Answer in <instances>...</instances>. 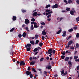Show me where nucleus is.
I'll use <instances>...</instances> for the list:
<instances>
[{
    "label": "nucleus",
    "mask_w": 79,
    "mask_h": 79,
    "mask_svg": "<svg viewBox=\"0 0 79 79\" xmlns=\"http://www.w3.org/2000/svg\"><path fill=\"white\" fill-rule=\"evenodd\" d=\"M39 23H35L34 24V27L35 28H37V27H39Z\"/></svg>",
    "instance_id": "1"
},
{
    "label": "nucleus",
    "mask_w": 79,
    "mask_h": 79,
    "mask_svg": "<svg viewBox=\"0 0 79 79\" xmlns=\"http://www.w3.org/2000/svg\"><path fill=\"white\" fill-rule=\"evenodd\" d=\"M48 54L49 55L50 54H52V49H50L48 50Z\"/></svg>",
    "instance_id": "2"
},
{
    "label": "nucleus",
    "mask_w": 79,
    "mask_h": 79,
    "mask_svg": "<svg viewBox=\"0 0 79 79\" xmlns=\"http://www.w3.org/2000/svg\"><path fill=\"white\" fill-rule=\"evenodd\" d=\"M26 74L27 75L29 76L31 74V73L29 71H27L26 72Z\"/></svg>",
    "instance_id": "3"
},
{
    "label": "nucleus",
    "mask_w": 79,
    "mask_h": 79,
    "mask_svg": "<svg viewBox=\"0 0 79 79\" xmlns=\"http://www.w3.org/2000/svg\"><path fill=\"white\" fill-rule=\"evenodd\" d=\"M52 8H58V4H56L52 6Z\"/></svg>",
    "instance_id": "4"
},
{
    "label": "nucleus",
    "mask_w": 79,
    "mask_h": 79,
    "mask_svg": "<svg viewBox=\"0 0 79 79\" xmlns=\"http://www.w3.org/2000/svg\"><path fill=\"white\" fill-rule=\"evenodd\" d=\"M25 23L26 24H28V23H29V21L28 19H26L25 20Z\"/></svg>",
    "instance_id": "5"
},
{
    "label": "nucleus",
    "mask_w": 79,
    "mask_h": 79,
    "mask_svg": "<svg viewBox=\"0 0 79 79\" xmlns=\"http://www.w3.org/2000/svg\"><path fill=\"white\" fill-rule=\"evenodd\" d=\"M74 13H76V11L75 10H72L70 12V14H71L72 15H74Z\"/></svg>",
    "instance_id": "6"
},
{
    "label": "nucleus",
    "mask_w": 79,
    "mask_h": 79,
    "mask_svg": "<svg viewBox=\"0 0 79 79\" xmlns=\"http://www.w3.org/2000/svg\"><path fill=\"white\" fill-rule=\"evenodd\" d=\"M20 65H25V63L24 61H22L20 63Z\"/></svg>",
    "instance_id": "7"
},
{
    "label": "nucleus",
    "mask_w": 79,
    "mask_h": 79,
    "mask_svg": "<svg viewBox=\"0 0 79 79\" xmlns=\"http://www.w3.org/2000/svg\"><path fill=\"white\" fill-rule=\"evenodd\" d=\"M62 36L63 37H66V31H64Z\"/></svg>",
    "instance_id": "8"
},
{
    "label": "nucleus",
    "mask_w": 79,
    "mask_h": 79,
    "mask_svg": "<svg viewBox=\"0 0 79 79\" xmlns=\"http://www.w3.org/2000/svg\"><path fill=\"white\" fill-rule=\"evenodd\" d=\"M46 69H50L52 68V66L51 65H49L48 66H46Z\"/></svg>",
    "instance_id": "9"
},
{
    "label": "nucleus",
    "mask_w": 79,
    "mask_h": 79,
    "mask_svg": "<svg viewBox=\"0 0 79 79\" xmlns=\"http://www.w3.org/2000/svg\"><path fill=\"white\" fill-rule=\"evenodd\" d=\"M42 34L43 35H46V32H45V30H43L42 31Z\"/></svg>",
    "instance_id": "10"
},
{
    "label": "nucleus",
    "mask_w": 79,
    "mask_h": 79,
    "mask_svg": "<svg viewBox=\"0 0 79 79\" xmlns=\"http://www.w3.org/2000/svg\"><path fill=\"white\" fill-rule=\"evenodd\" d=\"M37 15V12H35L33 13V16H36Z\"/></svg>",
    "instance_id": "11"
},
{
    "label": "nucleus",
    "mask_w": 79,
    "mask_h": 79,
    "mask_svg": "<svg viewBox=\"0 0 79 79\" xmlns=\"http://www.w3.org/2000/svg\"><path fill=\"white\" fill-rule=\"evenodd\" d=\"M27 35V34H26V33L24 32L23 33V37H25L26 36V35Z\"/></svg>",
    "instance_id": "12"
},
{
    "label": "nucleus",
    "mask_w": 79,
    "mask_h": 79,
    "mask_svg": "<svg viewBox=\"0 0 79 79\" xmlns=\"http://www.w3.org/2000/svg\"><path fill=\"white\" fill-rule=\"evenodd\" d=\"M12 19L13 21H16V17L13 16Z\"/></svg>",
    "instance_id": "13"
},
{
    "label": "nucleus",
    "mask_w": 79,
    "mask_h": 79,
    "mask_svg": "<svg viewBox=\"0 0 79 79\" xmlns=\"http://www.w3.org/2000/svg\"><path fill=\"white\" fill-rule=\"evenodd\" d=\"M73 42V40H71L69 42L68 44L69 45H71Z\"/></svg>",
    "instance_id": "14"
},
{
    "label": "nucleus",
    "mask_w": 79,
    "mask_h": 79,
    "mask_svg": "<svg viewBox=\"0 0 79 79\" xmlns=\"http://www.w3.org/2000/svg\"><path fill=\"white\" fill-rule=\"evenodd\" d=\"M35 61H33L31 62L30 63V64H31V65H33V64H35Z\"/></svg>",
    "instance_id": "15"
},
{
    "label": "nucleus",
    "mask_w": 79,
    "mask_h": 79,
    "mask_svg": "<svg viewBox=\"0 0 79 79\" xmlns=\"http://www.w3.org/2000/svg\"><path fill=\"white\" fill-rule=\"evenodd\" d=\"M30 42L31 44H32V45H34V42L33 41V40L30 41Z\"/></svg>",
    "instance_id": "16"
},
{
    "label": "nucleus",
    "mask_w": 79,
    "mask_h": 79,
    "mask_svg": "<svg viewBox=\"0 0 79 79\" xmlns=\"http://www.w3.org/2000/svg\"><path fill=\"white\" fill-rule=\"evenodd\" d=\"M62 31V30L61 29H60V31H58L57 32L56 34H60L61 33V32Z\"/></svg>",
    "instance_id": "17"
},
{
    "label": "nucleus",
    "mask_w": 79,
    "mask_h": 79,
    "mask_svg": "<svg viewBox=\"0 0 79 79\" xmlns=\"http://www.w3.org/2000/svg\"><path fill=\"white\" fill-rule=\"evenodd\" d=\"M51 13H52V11L51 12H48L47 13H46V15H48L49 14H50Z\"/></svg>",
    "instance_id": "18"
},
{
    "label": "nucleus",
    "mask_w": 79,
    "mask_h": 79,
    "mask_svg": "<svg viewBox=\"0 0 79 79\" xmlns=\"http://www.w3.org/2000/svg\"><path fill=\"white\" fill-rule=\"evenodd\" d=\"M27 46L28 47H31V44H27Z\"/></svg>",
    "instance_id": "19"
},
{
    "label": "nucleus",
    "mask_w": 79,
    "mask_h": 79,
    "mask_svg": "<svg viewBox=\"0 0 79 79\" xmlns=\"http://www.w3.org/2000/svg\"><path fill=\"white\" fill-rule=\"evenodd\" d=\"M35 39H38V38L39 37V35H35Z\"/></svg>",
    "instance_id": "20"
},
{
    "label": "nucleus",
    "mask_w": 79,
    "mask_h": 79,
    "mask_svg": "<svg viewBox=\"0 0 79 79\" xmlns=\"http://www.w3.org/2000/svg\"><path fill=\"white\" fill-rule=\"evenodd\" d=\"M69 59V57H66L65 59V60L66 61H68Z\"/></svg>",
    "instance_id": "21"
},
{
    "label": "nucleus",
    "mask_w": 79,
    "mask_h": 79,
    "mask_svg": "<svg viewBox=\"0 0 79 79\" xmlns=\"http://www.w3.org/2000/svg\"><path fill=\"white\" fill-rule=\"evenodd\" d=\"M68 31L69 32H72V31H73V29L71 28V29L69 30Z\"/></svg>",
    "instance_id": "22"
},
{
    "label": "nucleus",
    "mask_w": 79,
    "mask_h": 79,
    "mask_svg": "<svg viewBox=\"0 0 79 79\" xmlns=\"http://www.w3.org/2000/svg\"><path fill=\"white\" fill-rule=\"evenodd\" d=\"M39 45L40 47H42V45H43V43H39Z\"/></svg>",
    "instance_id": "23"
},
{
    "label": "nucleus",
    "mask_w": 79,
    "mask_h": 79,
    "mask_svg": "<svg viewBox=\"0 0 79 79\" xmlns=\"http://www.w3.org/2000/svg\"><path fill=\"white\" fill-rule=\"evenodd\" d=\"M76 48H79V44L77 43V44H76Z\"/></svg>",
    "instance_id": "24"
},
{
    "label": "nucleus",
    "mask_w": 79,
    "mask_h": 79,
    "mask_svg": "<svg viewBox=\"0 0 79 79\" xmlns=\"http://www.w3.org/2000/svg\"><path fill=\"white\" fill-rule=\"evenodd\" d=\"M77 58H78V56H74V60H76V59H77Z\"/></svg>",
    "instance_id": "25"
},
{
    "label": "nucleus",
    "mask_w": 79,
    "mask_h": 79,
    "mask_svg": "<svg viewBox=\"0 0 79 79\" xmlns=\"http://www.w3.org/2000/svg\"><path fill=\"white\" fill-rule=\"evenodd\" d=\"M27 50L28 51H30L31 50V48H28L27 49Z\"/></svg>",
    "instance_id": "26"
},
{
    "label": "nucleus",
    "mask_w": 79,
    "mask_h": 79,
    "mask_svg": "<svg viewBox=\"0 0 79 79\" xmlns=\"http://www.w3.org/2000/svg\"><path fill=\"white\" fill-rule=\"evenodd\" d=\"M68 63H69V64L70 66H71V62L69 61Z\"/></svg>",
    "instance_id": "27"
},
{
    "label": "nucleus",
    "mask_w": 79,
    "mask_h": 79,
    "mask_svg": "<svg viewBox=\"0 0 79 79\" xmlns=\"http://www.w3.org/2000/svg\"><path fill=\"white\" fill-rule=\"evenodd\" d=\"M31 30H33V29H34V26L33 25H32L31 26Z\"/></svg>",
    "instance_id": "28"
},
{
    "label": "nucleus",
    "mask_w": 79,
    "mask_h": 79,
    "mask_svg": "<svg viewBox=\"0 0 79 79\" xmlns=\"http://www.w3.org/2000/svg\"><path fill=\"white\" fill-rule=\"evenodd\" d=\"M50 5H48L46 6V8H47L48 7H50Z\"/></svg>",
    "instance_id": "29"
},
{
    "label": "nucleus",
    "mask_w": 79,
    "mask_h": 79,
    "mask_svg": "<svg viewBox=\"0 0 79 79\" xmlns=\"http://www.w3.org/2000/svg\"><path fill=\"white\" fill-rule=\"evenodd\" d=\"M64 69H63L62 71L61 72V74H64Z\"/></svg>",
    "instance_id": "30"
},
{
    "label": "nucleus",
    "mask_w": 79,
    "mask_h": 79,
    "mask_svg": "<svg viewBox=\"0 0 79 79\" xmlns=\"http://www.w3.org/2000/svg\"><path fill=\"white\" fill-rule=\"evenodd\" d=\"M65 57V56H61V58H62V60H63V59H64Z\"/></svg>",
    "instance_id": "31"
},
{
    "label": "nucleus",
    "mask_w": 79,
    "mask_h": 79,
    "mask_svg": "<svg viewBox=\"0 0 79 79\" xmlns=\"http://www.w3.org/2000/svg\"><path fill=\"white\" fill-rule=\"evenodd\" d=\"M37 50H38V49H37V48H35L33 50V51L34 52H37Z\"/></svg>",
    "instance_id": "32"
},
{
    "label": "nucleus",
    "mask_w": 79,
    "mask_h": 79,
    "mask_svg": "<svg viewBox=\"0 0 79 79\" xmlns=\"http://www.w3.org/2000/svg\"><path fill=\"white\" fill-rule=\"evenodd\" d=\"M39 41L38 40H36L35 41V44H38V43H39Z\"/></svg>",
    "instance_id": "33"
},
{
    "label": "nucleus",
    "mask_w": 79,
    "mask_h": 79,
    "mask_svg": "<svg viewBox=\"0 0 79 79\" xmlns=\"http://www.w3.org/2000/svg\"><path fill=\"white\" fill-rule=\"evenodd\" d=\"M72 2H73V1L71 0H69L68 1V3H72Z\"/></svg>",
    "instance_id": "34"
},
{
    "label": "nucleus",
    "mask_w": 79,
    "mask_h": 79,
    "mask_svg": "<svg viewBox=\"0 0 79 79\" xmlns=\"http://www.w3.org/2000/svg\"><path fill=\"white\" fill-rule=\"evenodd\" d=\"M70 49H72V50L74 49V47L73 46H70Z\"/></svg>",
    "instance_id": "35"
},
{
    "label": "nucleus",
    "mask_w": 79,
    "mask_h": 79,
    "mask_svg": "<svg viewBox=\"0 0 79 79\" xmlns=\"http://www.w3.org/2000/svg\"><path fill=\"white\" fill-rule=\"evenodd\" d=\"M41 24L43 26H44V25H45V23L44 22H42L41 23Z\"/></svg>",
    "instance_id": "36"
},
{
    "label": "nucleus",
    "mask_w": 79,
    "mask_h": 79,
    "mask_svg": "<svg viewBox=\"0 0 79 79\" xmlns=\"http://www.w3.org/2000/svg\"><path fill=\"white\" fill-rule=\"evenodd\" d=\"M47 73L46 71H44V74H45L46 75H47Z\"/></svg>",
    "instance_id": "37"
},
{
    "label": "nucleus",
    "mask_w": 79,
    "mask_h": 79,
    "mask_svg": "<svg viewBox=\"0 0 79 79\" xmlns=\"http://www.w3.org/2000/svg\"><path fill=\"white\" fill-rule=\"evenodd\" d=\"M22 36V35H21V34H19V38H21Z\"/></svg>",
    "instance_id": "38"
},
{
    "label": "nucleus",
    "mask_w": 79,
    "mask_h": 79,
    "mask_svg": "<svg viewBox=\"0 0 79 79\" xmlns=\"http://www.w3.org/2000/svg\"><path fill=\"white\" fill-rule=\"evenodd\" d=\"M66 10L67 11H70V8H67Z\"/></svg>",
    "instance_id": "39"
},
{
    "label": "nucleus",
    "mask_w": 79,
    "mask_h": 79,
    "mask_svg": "<svg viewBox=\"0 0 79 79\" xmlns=\"http://www.w3.org/2000/svg\"><path fill=\"white\" fill-rule=\"evenodd\" d=\"M30 77L31 78H32L33 77V74H30Z\"/></svg>",
    "instance_id": "40"
},
{
    "label": "nucleus",
    "mask_w": 79,
    "mask_h": 79,
    "mask_svg": "<svg viewBox=\"0 0 79 79\" xmlns=\"http://www.w3.org/2000/svg\"><path fill=\"white\" fill-rule=\"evenodd\" d=\"M35 21V19L34 18L32 19L31 20V21Z\"/></svg>",
    "instance_id": "41"
},
{
    "label": "nucleus",
    "mask_w": 79,
    "mask_h": 79,
    "mask_svg": "<svg viewBox=\"0 0 79 79\" xmlns=\"http://www.w3.org/2000/svg\"><path fill=\"white\" fill-rule=\"evenodd\" d=\"M45 11L46 12H50V10H46Z\"/></svg>",
    "instance_id": "42"
},
{
    "label": "nucleus",
    "mask_w": 79,
    "mask_h": 79,
    "mask_svg": "<svg viewBox=\"0 0 79 79\" xmlns=\"http://www.w3.org/2000/svg\"><path fill=\"white\" fill-rule=\"evenodd\" d=\"M67 74V71H66L65 72V73L63 74V75H64V76H65V75H66Z\"/></svg>",
    "instance_id": "43"
},
{
    "label": "nucleus",
    "mask_w": 79,
    "mask_h": 79,
    "mask_svg": "<svg viewBox=\"0 0 79 79\" xmlns=\"http://www.w3.org/2000/svg\"><path fill=\"white\" fill-rule=\"evenodd\" d=\"M55 51H55V50H53L52 51L53 53L54 54H55Z\"/></svg>",
    "instance_id": "44"
},
{
    "label": "nucleus",
    "mask_w": 79,
    "mask_h": 79,
    "mask_svg": "<svg viewBox=\"0 0 79 79\" xmlns=\"http://www.w3.org/2000/svg\"><path fill=\"white\" fill-rule=\"evenodd\" d=\"M22 11L23 13H25V12H26V11L25 10H22Z\"/></svg>",
    "instance_id": "45"
},
{
    "label": "nucleus",
    "mask_w": 79,
    "mask_h": 79,
    "mask_svg": "<svg viewBox=\"0 0 79 79\" xmlns=\"http://www.w3.org/2000/svg\"><path fill=\"white\" fill-rule=\"evenodd\" d=\"M76 37L77 38L79 37V34L77 33L76 35Z\"/></svg>",
    "instance_id": "46"
},
{
    "label": "nucleus",
    "mask_w": 79,
    "mask_h": 79,
    "mask_svg": "<svg viewBox=\"0 0 79 79\" xmlns=\"http://www.w3.org/2000/svg\"><path fill=\"white\" fill-rule=\"evenodd\" d=\"M44 58H41L40 60V61H43V60H44Z\"/></svg>",
    "instance_id": "47"
},
{
    "label": "nucleus",
    "mask_w": 79,
    "mask_h": 79,
    "mask_svg": "<svg viewBox=\"0 0 79 79\" xmlns=\"http://www.w3.org/2000/svg\"><path fill=\"white\" fill-rule=\"evenodd\" d=\"M13 31H14V28H13L11 29L10 30V32H13Z\"/></svg>",
    "instance_id": "48"
},
{
    "label": "nucleus",
    "mask_w": 79,
    "mask_h": 79,
    "mask_svg": "<svg viewBox=\"0 0 79 79\" xmlns=\"http://www.w3.org/2000/svg\"><path fill=\"white\" fill-rule=\"evenodd\" d=\"M32 71H34V72H35V73L36 72V70L35 69H32L31 70Z\"/></svg>",
    "instance_id": "49"
},
{
    "label": "nucleus",
    "mask_w": 79,
    "mask_h": 79,
    "mask_svg": "<svg viewBox=\"0 0 79 79\" xmlns=\"http://www.w3.org/2000/svg\"><path fill=\"white\" fill-rule=\"evenodd\" d=\"M64 2H65V3H66V4H68V2H67V1L66 0H64Z\"/></svg>",
    "instance_id": "50"
},
{
    "label": "nucleus",
    "mask_w": 79,
    "mask_h": 79,
    "mask_svg": "<svg viewBox=\"0 0 79 79\" xmlns=\"http://www.w3.org/2000/svg\"><path fill=\"white\" fill-rule=\"evenodd\" d=\"M41 69H39V71H40V74H42V72L41 71Z\"/></svg>",
    "instance_id": "51"
},
{
    "label": "nucleus",
    "mask_w": 79,
    "mask_h": 79,
    "mask_svg": "<svg viewBox=\"0 0 79 79\" xmlns=\"http://www.w3.org/2000/svg\"><path fill=\"white\" fill-rule=\"evenodd\" d=\"M26 29L27 31H29V29L28 28V27H26Z\"/></svg>",
    "instance_id": "52"
},
{
    "label": "nucleus",
    "mask_w": 79,
    "mask_h": 79,
    "mask_svg": "<svg viewBox=\"0 0 79 79\" xmlns=\"http://www.w3.org/2000/svg\"><path fill=\"white\" fill-rule=\"evenodd\" d=\"M76 2L77 4H79V0H77Z\"/></svg>",
    "instance_id": "53"
},
{
    "label": "nucleus",
    "mask_w": 79,
    "mask_h": 79,
    "mask_svg": "<svg viewBox=\"0 0 79 79\" xmlns=\"http://www.w3.org/2000/svg\"><path fill=\"white\" fill-rule=\"evenodd\" d=\"M75 61H78V62H79V59H78L75 60Z\"/></svg>",
    "instance_id": "54"
},
{
    "label": "nucleus",
    "mask_w": 79,
    "mask_h": 79,
    "mask_svg": "<svg viewBox=\"0 0 79 79\" xmlns=\"http://www.w3.org/2000/svg\"><path fill=\"white\" fill-rule=\"evenodd\" d=\"M54 77H58V75L57 74H55L54 75Z\"/></svg>",
    "instance_id": "55"
},
{
    "label": "nucleus",
    "mask_w": 79,
    "mask_h": 79,
    "mask_svg": "<svg viewBox=\"0 0 79 79\" xmlns=\"http://www.w3.org/2000/svg\"><path fill=\"white\" fill-rule=\"evenodd\" d=\"M35 23L34 22H32L31 23V24H34H34H35Z\"/></svg>",
    "instance_id": "56"
},
{
    "label": "nucleus",
    "mask_w": 79,
    "mask_h": 79,
    "mask_svg": "<svg viewBox=\"0 0 79 79\" xmlns=\"http://www.w3.org/2000/svg\"><path fill=\"white\" fill-rule=\"evenodd\" d=\"M50 17H51V14L49 15L47 17L48 18H49Z\"/></svg>",
    "instance_id": "57"
},
{
    "label": "nucleus",
    "mask_w": 79,
    "mask_h": 79,
    "mask_svg": "<svg viewBox=\"0 0 79 79\" xmlns=\"http://www.w3.org/2000/svg\"><path fill=\"white\" fill-rule=\"evenodd\" d=\"M42 40H44L45 39V37L44 36H42Z\"/></svg>",
    "instance_id": "58"
},
{
    "label": "nucleus",
    "mask_w": 79,
    "mask_h": 79,
    "mask_svg": "<svg viewBox=\"0 0 79 79\" xmlns=\"http://www.w3.org/2000/svg\"><path fill=\"white\" fill-rule=\"evenodd\" d=\"M29 60L31 61L32 60V57H30L29 58Z\"/></svg>",
    "instance_id": "59"
},
{
    "label": "nucleus",
    "mask_w": 79,
    "mask_h": 79,
    "mask_svg": "<svg viewBox=\"0 0 79 79\" xmlns=\"http://www.w3.org/2000/svg\"><path fill=\"white\" fill-rule=\"evenodd\" d=\"M66 54V52H63V53H62V55H65Z\"/></svg>",
    "instance_id": "60"
},
{
    "label": "nucleus",
    "mask_w": 79,
    "mask_h": 79,
    "mask_svg": "<svg viewBox=\"0 0 79 79\" xmlns=\"http://www.w3.org/2000/svg\"><path fill=\"white\" fill-rule=\"evenodd\" d=\"M33 60H36L37 58L35 57H33Z\"/></svg>",
    "instance_id": "61"
},
{
    "label": "nucleus",
    "mask_w": 79,
    "mask_h": 79,
    "mask_svg": "<svg viewBox=\"0 0 79 79\" xmlns=\"http://www.w3.org/2000/svg\"><path fill=\"white\" fill-rule=\"evenodd\" d=\"M24 27H25V25L24 24H23L22 26V27H23V28Z\"/></svg>",
    "instance_id": "62"
},
{
    "label": "nucleus",
    "mask_w": 79,
    "mask_h": 79,
    "mask_svg": "<svg viewBox=\"0 0 79 79\" xmlns=\"http://www.w3.org/2000/svg\"><path fill=\"white\" fill-rule=\"evenodd\" d=\"M77 27H74L73 28L74 29H77Z\"/></svg>",
    "instance_id": "63"
},
{
    "label": "nucleus",
    "mask_w": 79,
    "mask_h": 79,
    "mask_svg": "<svg viewBox=\"0 0 79 79\" xmlns=\"http://www.w3.org/2000/svg\"><path fill=\"white\" fill-rule=\"evenodd\" d=\"M77 69H79V65L77 67Z\"/></svg>",
    "instance_id": "64"
}]
</instances>
